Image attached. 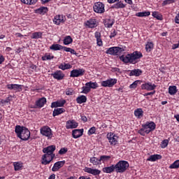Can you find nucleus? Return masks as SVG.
<instances>
[{
	"label": "nucleus",
	"mask_w": 179,
	"mask_h": 179,
	"mask_svg": "<svg viewBox=\"0 0 179 179\" xmlns=\"http://www.w3.org/2000/svg\"><path fill=\"white\" fill-rule=\"evenodd\" d=\"M10 101V97H7L6 99H3L1 101V104H6V103H9Z\"/></svg>",
	"instance_id": "obj_54"
},
{
	"label": "nucleus",
	"mask_w": 179,
	"mask_h": 179,
	"mask_svg": "<svg viewBox=\"0 0 179 179\" xmlns=\"http://www.w3.org/2000/svg\"><path fill=\"white\" fill-rule=\"evenodd\" d=\"M7 89L9 90H14V92H22V85L17 84H8Z\"/></svg>",
	"instance_id": "obj_17"
},
{
	"label": "nucleus",
	"mask_w": 179,
	"mask_h": 179,
	"mask_svg": "<svg viewBox=\"0 0 179 179\" xmlns=\"http://www.w3.org/2000/svg\"><path fill=\"white\" fill-rule=\"evenodd\" d=\"M134 115L138 120H141L143 117V110L142 108H137L134 110Z\"/></svg>",
	"instance_id": "obj_25"
},
{
	"label": "nucleus",
	"mask_w": 179,
	"mask_h": 179,
	"mask_svg": "<svg viewBox=\"0 0 179 179\" xmlns=\"http://www.w3.org/2000/svg\"><path fill=\"white\" fill-rule=\"evenodd\" d=\"M169 169H179V159L175 161L169 166Z\"/></svg>",
	"instance_id": "obj_47"
},
{
	"label": "nucleus",
	"mask_w": 179,
	"mask_h": 179,
	"mask_svg": "<svg viewBox=\"0 0 179 179\" xmlns=\"http://www.w3.org/2000/svg\"><path fill=\"white\" fill-rule=\"evenodd\" d=\"M51 76L57 80H62L65 78V74L61 70H57L51 74Z\"/></svg>",
	"instance_id": "obj_14"
},
{
	"label": "nucleus",
	"mask_w": 179,
	"mask_h": 179,
	"mask_svg": "<svg viewBox=\"0 0 179 179\" xmlns=\"http://www.w3.org/2000/svg\"><path fill=\"white\" fill-rule=\"evenodd\" d=\"M63 113H65L64 108H55L53 110L52 115H53V117H57V115H59L62 114Z\"/></svg>",
	"instance_id": "obj_33"
},
{
	"label": "nucleus",
	"mask_w": 179,
	"mask_h": 179,
	"mask_svg": "<svg viewBox=\"0 0 179 179\" xmlns=\"http://www.w3.org/2000/svg\"><path fill=\"white\" fill-rule=\"evenodd\" d=\"M152 16L155 17L157 20H163V15L157 11L152 12Z\"/></svg>",
	"instance_id": "obj_43"
},
{
	"label": "nucleus",
	"mask_w": 179,
	"mask_h": 179,
	"mask_svg": "<svg viewBox=\"0 0 179 179\" xmlns=\"http://www.w3.org/2000/svg\"><path fill=\"white\" fill-rule=\"evenodd\" d=\"M168 145H169V140H164L162 142L161 148H162V149H164V148H167Z\"/></svg>",
	"instance_id": "obj_51"
},
{
	"label": "nucleus",
	"mask_w": 179,
	"mask_h": 179,
	"mask_svg": "<svg viewBox=\"0 0 179 179\" xmlns=\"http://www.w3.org/2000/svg\"><path fill=\"white\" fill-rule=\"evenodd\" d=\"M83 135V129H74L72 131V136L74 139H78V138H80Z\"/></svg>",
	"instance_id": "obj_21"
},
{
	"label": "nucleus",
	"mask_w": 179,
	"mask_h": 179,
	"mask_svg": "<svg viewBox=\"0 0 179 179\" xmlns=\"http://www.w3.org/2000/svg\"><path fill=\"white\" fill-rule=\"evenodd\" d=\"M128 167H129V163L127 161H119L115 165V169L116 173H125Z\"/></svg>",
	"instance_id": "obj_5"
},
{
	"label": "nucleus",
	"mask_w": 179,
	"mask_h": 179,
	"mask_svg": "<svg viewBox=\"0 0 179 179\" xmlns=\"http://www.w3.org/2000/svg\"><path fill=\"white\" fill-rule=\"evenodd\" d=\"M113 24H114V20L113 19H106L104 22V26L108 29L113 27Z\"/></svg>",
	"instance_id": "obj_35"
},
{
	"label": "nucleus",
	"mask_w": 179,
	"mask_h": 179,
	"mask_svg": "<svg viewBox=\"0 0 179 179\" xmlns=\"http://www.w3.org/2000/svg\"><path fill=\"white\" fill-rule=\"evenodd\" d=\"M65 93L66 96H73V94H75V91L73 90V88H67L66 89Z\"/></svg>",
	"instance_id": "obj_46"
},
{
	"label": "nucleus",
	"mask_w": 179,
	"mask_h": 179,
	"mask_svg": "<svg viewBox=\"0 0 179 179\" xmlns=\"http://www.w3.org/2000/svg\"><path fill=\"white\" fill-rule=\"evenodd\" d=\"M56 148L55 145H49L43 149V152L45 153V155L42 156L41 163L44 164V166L50 164L52 160H54V158L55 157L54 152H55Z\"/></svg>",
	"instance_id": "obj_1"
},
{
	"label": "nucleus",
	"mask_w": 179,
	"mask_h": 179,
	"mask_svg": "<svg viewBox=\"0 0 179 179\" xmlns=\"http://www.w3.org/2000/svg\"><path fill=\"white\" fill-rule=\"evenodd\" d=\"M174 0H164L162 3V6H166V5H170V3H174Z\"/></svg>",
	"instance_id": "obj_49"
},
{
	"label": "nucleus",
	"mask_w": 179,
	"mask_h": 179,
	"mask_svg": "<svg viewBox=\"0 0 179 179\" xmlns=\"http://www.w3.org/2000/svg\"><path fill=\"white\" fill-rule=\"evenodd\" d=\"M162 159V155H150L148 159L147 162H156L157 160H160Z\"/></svg>",
	"instance_id": "obj_26"
},
{
	"label": "nucleus",
	"mask_w": 179,
	"mask_h": 179,
	"mask_svg": "<svg viewBox=\"0 0 179 179\" xmlns=\"http://www.w3.org/2000/svg\"><path fill=\"white\" fill-rule=\"evenodd\" d=\"M48 179H55V174H52L49 176Z\"/></svg>",
	"instance_id": "obj_64"
},
{
	"label": "nucleus",
	"mask_w": 179,
	"mask_h": 179,
	"mask_svg": "<svg viewBox=\"0 0 179 179\" xmlns=\"http://www.w3.org/2000/svg\"><path fill=\"white\" fill-rule=\"evenodd\" d=\"M104 8V3L100 1L96 2L93 6L94 11L96 13H104V12H106V9Z\"/></svg>",
	"instance_id": "obj_9"
},
{
	"label": "nucleus",
	"mask_w": 179,
	"mask_h": 179,
	"mask_svg": "<svg viewBox=\"0 0 179 179\" xmlns=\"http://www.w3.org/2000/svg\"><path fill=\"white\" fill-rule=\"evenodd\" d=\"M107 138L108 139L109 143L110 145H115L118 143V136L113 133H108L107 134Z\"/></svg>",
	"instance_id": "obj_12"
},
{
	"label": "nucleus",
	"mask_w": 179,
	"mask_h": 179,
	"mask_svg": "<svg viewBox=\"0 0 179 179\" xmlns=\"http://www.w3.org/2000/svg\"><path fill=\"white\" fill-rule=\"evenodd\" d=\"M51 59H54V56L48 54H45L42 57V61H50Z\"/></svg>",
	"instance_id": "obj_45"
},
{
	"label": "nucleus",
	"mask_w": 179,
	"mask_h": 179,
	"mask_svg": "<svg viewBox=\"0 0 179 179\" xmlns=\"http://www.w3.org/2000/svg\"><path fill=\"white\" fill-rule=\"evenodd\" d=\"M177 87L176 85L169 86V93L171 96H174L177 93Z\"/></svg>",
	"instance_id": "obj_39"
},
{
	"label": "nucleus",
	"mask_w": 179,
	"mask_h": 179,
	"mask_svg": "<svg viewBox=\"0 0 179 179\" xmlns=\"http://www.w3.org/2000/svg\"><path fill=\"white\" fill-rule=\"evenodd\" d=\"M64 22H65V20H64V15H58L55 16V18L53 20V23H55V24H57V26H59L61 23H64Z\"/></svg>",
	"instance_id": "obj_18"
},
{
	"label": "nucleus",
	"mask_w": 179,
	"mask_h": 179,
	"mask_svg": "<svg viewBox=\"0 0 179 179\" xmlns=\"http://www.w3.org/2000/svg\"><path fill=\"white\" fill-rule=\"evenodd\" d=\"M65 103H66V101H65V99L52 102L51 104V108H57V107H64V106L65 105Z\"/></svg>",
	"instance_id": "obj_22"
},
{
	"label": "nucleus",
	"mask_w": 179,
	"mask_h": 179,
	"mask_svg": "<svg viewBox=\"0 0 179 179\" xmlns=\"http://www.w3.org/2000/svg\"><path fill=\"white\" fill-rule=\"evenodd\" d=\"M153 48H155V44L153 43V42L148 41L146 43V44H145L146 52H150V51H152V50H153Z\"/></svg>",
	"instance_id": "obj_28"
},
{
	"label": "nucleus",
	"mask_w": 179,
	"mask_h": 179,
	"mask_svg": "<svg viewBox=\"0 0 179 179\" xmlns=\"http://www.w3.org/2000/svg\"><path fill=\"white\" fill-rule=\"evenodd\" d=\"M117 34V31L113 29L110 32V38H113Z\"/></svg>",
	"instance_id": "obj_55"
},
{
	"label": "nucleus",
	"mask_w": 179,
	"mask_h": 179,
	"mask_svg": "<svg viewBox=\"0 0 179 179\" xmlns=\"http://www.w3.org/2000/svg\"><path fill=\"white\" fill-rule=\"evenodd\" d=\"M47 12H48V8L44 6H41L36 10V13H38V15H44L45 13H47Z\"/></svg>",
	"instance_id": "obj_30"
},
{
	"label": "nucleus",
	"mask_w": 179,
	"mask_h": 179,
	"mask_svg": "<svg viewBox=\"0 0 179 179\" xmlns=\"http://www.w3.org/2000/svg\"><path fill=\"white\" fill-rule=\"evenodd\" d=\"M94 37H95V38H101V33H100L99 31H96L94 33Z\"/></svg>",
	"instance_id": "obj_56"
},
{
	"label": "nucleus",
	"mask_w": 179,
	"mask_h": 179,
	"mask_svg": "<svg viewBox=\"0 0 179 179\" xmlns=\"http://www.w3.org/2000/svg\"><path fill=\"white\" fill-rule=\"evenodd\" d=\"M136 16L138 17H146L148 16H150V11L139 12L136 14Z\"/></svg>",
	"instance_id": "obj_37"
},
{
	"label": "nucleus",
	"mask_w": 179,
	"mask_h": 179,
	"mask_svg": "<svg viewBox=\"0 0 179 179\" xmlns=\"http://www.w3.org/2000/svg\"><path fill=\"white\" fill-rule=\"evenodd\" d=\"M97 87H99V84L96 82H92L90 81L88 83H85V86H83L82 87V92L81 93H83L84 94H87V93H90V90H92V89H97Z\"/></svg>",
	"instance_id": "obj_6"
},
{
	"label": "nucleus",
	"mask_w": 179,
	"mask_h": 179,
	"mask_svg": "<svg viewBox=\"0 0 179 179\" xmlns=\"http://www.w3.org/2000/svg\"><path fill=\"white\" fill-rule=\"evenodd\" d=\"M94 134H96V127H91L89 131H88V135H93Z\"/></svg>",
	"instance_id": "obj_50"
},
{
	"label": "nucleus",
	"mask_w": 179,
	"mask_h": 179,
	"mask_svg": "<svg viewBox=\"0 0 179 179\" xmlns=\"http://www.w3.org/2000/svg\"><path fill=\"white\" fill-rule=\"evenodd\" d=\"M96 44L99 47H101L103 45V41H101V38H96Z\"/></svg>",
	"instance_id": "obj_53"
},
{
	"label": "nucleus",
	"mask_w": 179,
	"mask_h": 179,
	"mask_svg": "<svg viewBox=\"0 0 179 179\" xmlns=\"http://www.w3.org/2000/svg\"><path fill=\"white\" fill-rule=\"evenodd\" d=\"M78 179H92V178L87 176H80Z\"/></svg>",
	"instance_id": "obj_62"
},
{
	"label": "nucleus",
	"mask_w": 179,
	"mask_h": 179,
	"mask_svg": "<svg viewBox=\"0 0 179 179\" xmlns=\"http://www.w3.org/2000/svg\"><path fill=\"white\" fill-rule=\"evenodd\" d=\"M64 164H65V161H59L57 162H55L54 164L53 167L52 168V171H58V170H59V169H61L62 167H64Z\"/></svg>",
	"instance_id": "obj_20"
},
{
	"label": "nucleus",
	"mask_w": 179,
	"mask_h": 179,
	"mask_svg": "<svg viewBox=\"0 0 179 179\" xmlns=\"http://www.w3.org/2000/svg\"><path fill=\"white\" fill-rule=\"evenodd\" d=\"M15 36H16V37H20V38H22V37H23V35L20 33H15Z\"/></svg>",
	"instance_id": "obj_61"
},
{
	"label": "nucleus",
	"mask_w": 179,
	"mask_h": 179,
	"mask_svg": "<svg viewBox=\"0 0 179 179\" xmlns=\"http://www.w3.org/2000/svg\"><path fill=\"white\" fill-rule=\"evenodd\" d=\"M78 122L75 120H69L66 122V129H73L78 128Z\"/></svg>",
	"instance_id": "obj_19"
},
{
	"label": "nucleus",
	"mask_w": 179,
	"mask_h": 179,
	"mask_svg": "<svg viewBox=\"0 0 179 179\" xmlns=\"http://www.w3.org/2000/svg\"><path fill=\"white\" fill-rule=\"evenodd\" d=\"M155 93H156V91H152L151 92H148L143 94V96H152L153 94H155Z\"/></svg>",
	"instance_id": "obj_58"
},
{
	"label": "nucleus",
	"mask_w": 179,
	"mask_h": 179,
	"mask_svg": "<svg viewBox=\"0 0 179 179\" xmlns=\"http://www.w3.org/2000/svg\"><path fill=\"white\" fill-rule=\"evenodd\" d=\"M90 162L92 163V164H93V166H99L101 164L100 158H97L96 157H91Z\"/></svg>",
	"instance_id": "obj_27"
},
{
	"label": "nucleus",
	"mask_w": 179,
	"mask_h": 179,
	"mask_svg": "<svg viewBox=\"0 0 179 179\" xmlns=\"http://www.w3.org/2000/svg\"><path fill=\"white\" fill-rule=\"evenodd\" d=\"M102 171L106 173L107 174H111L113 171H115V165L112 164L110 166H106L103 168Z\"/></svg>",
	"instance_id": "obj_23"
},
{
	"label": "nucleus",
	"mask_w": 179,
	"mask_h": 179,
	"mask_svg": "<svg viewBox=\"0 0 179 179\" xmlns=\"http://www.w3.org/2000/svg\"><path fill=\"white\" fill-rule=\"evenodd\" d=\"M85 26L89 29H94L96 26H99L97 20L95 18H91L85 22Z\"/></svg>",
	"instance_id": "obj_13"
},
{
	"label": "nucleus",
	"mask_w": 179,
	"mask_h": 179,
	"mask_svg": "<svg viewBox=\"0 0 179 179\" xmlns=\"http://www.w3.org/2000/svg\"><path fill=\"white\" fill-rule=\"evenodd\" d=\"M84 69H73L70 72V78H79V76H83L85 75Z\"/></svg>",
	"instance_id": "obj_11"
},
{
	"label": "nucleus",
	"mask_w": 179,
	"mask_h": 179,
	"mask_svg": "<svg viewBox=\"0 0 179 179\" xmlns=\"http://www.w3.org/2000/svg\"><path fill=\"white\" fill-rule=\"evenodd\" d=\"M87 101V97L85 95H80L76 98V102L78 104H82L83 103H86Z\"/></svg>",
	"instance_id": "obj_29"
},
{
	"label": "nucleus",
	"mask_w": 179,
	"mask_h": 179,
	"mask_svg": "<svg viewBox=\"0 0 179 179\" xmlns=\"http://www.w3.org/2000/svg\"><path fill=\"white\" fill-rule=\"evenodd\" d=\"M175 23L179 24V13L175 17Z\"/></svg>",
	"instance_id": "obj_59"
},
{
	"label": "nucleus",
	"mask_w": 179,
	"mask_h": 179,
	"mask_svg": "<svg viewBox=\"0 0 179 179\" xmlns=\"http://www.w3.org/2000/svg\"><path fill=\"white\" fill-rule=\"evenodd\" d=\"M22 3L25 5H36L38 0H20Z\"/></svg>",
	"instance_id": "obj_42"
},
{
	"label": "nucleus",
	"mask_w": 179,
	"mask_h": 179,
	"mask_svg": "<svg viewBox=\"0 0 179 179\" xmlns=\"http://www.w3.org/2000/svg\"><path fill=\"white\" fill-rule=\"evenodd\" d=\"M84 171L85 173H88V174H92V176H99V174H100V173H101V171L99 170V169H93L92 168L90 167H85L84 169Z\"/></svg>",
	"instance_id": "obj_16"
},
{
	"label": "nucleus",
	"mask_w": 179,
	"mask_h": 179,
	"mask_svg": "<svg viewBox=\"0 0 179 179\" xmlns=\"http://www.w3.org/2000/svg\"><path fill=\"white\" fill-rule=\"evenodd\" d=\"M142 71L139 69L131 70L129 73V76H141Z\"/></svg>",
	"instance_id": "obj_32"
},
{
	"label": "nucleus",
	"mask_w": 179,
	"mask_h": 179,
	"mask_svg": "<svg viewBox=\"0 0 179 179\" xmlns=\"http://www.w3.org/2000/svg\"><path fill=\"white\" fill-rule=\"evenodd\" d=\"M117 78H110L106 80H103L101 83V86L103 87H113L115 84H117Z\"/></svg>",
	"instance_id": "obj_10"
},
{
	"label": "nucleus",
	"mask_w": 179,
	"mask_h": 179,
	"mask_svg": "<svg viewBox=\"0 0 179 179\" xmlns=\"http://www.w3.org/2000/svg\"><path fill=\"white\" fill-rule=\"evenodd\" d=\"M45 103H47V99L45 97H43L36 101V107L41 108V107H44V104H45Z\"/></svg>",
	"instance_id": "obj_24"
},
{
	"label": "nucleus",
	"mask_w": 179,
	"mask_h": 179,
	"mask_svg": "<svg viewBox=\"0 0 179 179\" xmlns=\"http://www.w3.org/2000/svg\"><path fill=\"white\" fill-rule=\"evenodd\" d=\"M122 51H124L122 48L112 47L106 49V54H109V55H120Z\"/></svg>",
	"instance_id": "obj_8"
},
{
	"label": "nucleus",
	"mask_w": 179,
	"mask_h": 179,
	"mask_svg": "<svg viewBox=\"0 0 179 179\" xmlns=\"http://www.w3.org/2000/svg\"><path fill=\"white\" fill-rule=\"evenodd\" d=\"M66 152H68V148H63L59 150V155H65V153H66Z\"/></svg>",
	"instance_id": "obj_52"
},
{
	"label": "nucleus",
	"mask_w": 179,
	"mask_h": 179,
	"mask_svg": "<svg viewBox=\"0 0 179 179\" xmlns=\"http://www.w3.org/2000/svg\"><path fill=\"white\" fill-rule=\"evenodd\" d=\"M142 90H148L150 92L156 89V85L152 84V83H145L141 85Z\"/></svg>",
	"instance_id": "obj_15"
},
{
	"label": "nucleus",
	"mask_w": 179,
	"mask_h": 179,
	"mask_svg": "<svg viewBox=\"0 0 179 179\" xmlns=\"http://www.w3.org/2000/svg\"><path fill=\"white\" fill-rule=\"evenodd\" d=\"M125 8V4L122 1H118L112 6V9H123Z\"/></svg>",
	"instance_id": "obj_31"
},
{
	"label": "nucleus",
	"mask_w": 179,
	"mask_h": 179,
	"mask_svg": "<svg viewBox=\"0 0 179 179\" xmlns=\"http://www.w3.org/2000/svg\"><path fill=\"white\" fill-rule=\"evenodd\" d=\"M50 50L53 51H61L62 50V45L58 43L53 44L50 47Z\"/></svg>",
	"instance_id": "obj_40"
},
{
	"label": "nucleus",
	"mask_w": 179,
	"mask_h": 179,
	"mask_svg": "<svg viewBox=\"0 0 179 179\" xmlns=\"http://www.w3.org/2000/svg\"><path fill=\"white\" fill-rule=\"evenodd\" d=\"M143 55L142 52L139 51H135L133 53L127 54L126 55H122L120 57V61L124 62V64H136L138 59H141Z\"/></svg>",
	"instance_id": "obj_2"
},
{
	"label": "nucleus",
	"mask_w": 179,
	"mask_h": 179,
	"mask_svg": "<svg viewBox=\"0 0 179 179\" xmlns=\"http://www.w3.org/2000/svg\"><path fill=\"white\" fill-rule=\"evenodd\" d=\"M41 37H43V33L34 32L32 34L31 38L38 39V38H41Z\"/></svg>",
	"instance_id": "obj_44"
},
{
	"label": "nucleus",
	"mask_w": 179,
	"mask_h": 179,
	"mask_svg": "<svg viewBox=\"0 0 179 179\" xmlns=\"http://www.w3.org/2000/svg\"><path fill=\"white\" fill-rule=\"evenodd\" d=\"M156 129V124L154 122H146L142 124V128L138 131L141 136H145Z\"/></svg>",
	"instance_id": "obj_4"
},
{
	"label": "nucleus",
	"mask_w": 179,
	"mask_h": 179,
	"mask_svg": "<svg viewBox=\"0 0 179 179\" xmlns=\"http://www.w3.org/2000/svg\"><path fill=\"white\" fill-rule=\"evenodd\" d=\"M174 118H176V120L178 121V122H179V114L175 115Z\"/></svg>",
	"instance_id": "obj_63"
},
{
	"label": "nucleus",
	"mask_w": 179,
	"mask_h": 179,
	"mask_svg": "<svg viewBox=\"0 0 179 179\" xmlns=\"http://www.w3.org/2000/svg\"><path fill=\"white\" fill-rule=\"evenodd\" d=\"M64 51H66V52H70L71 48H67L66 46H62V49Z\"/></svg>",
	"instance_id": "obj_57"
},
{
	"label": "nucleus",
	"mask_w": 179,
	"mask_h": 179,
	"mask_svg": "<svg viewBox=\"0 0 179 179\" xmlns=\"http://www.w3.org/2000/svg\"><path fill=\"white\" fill-rule=\"evenodd\" d=\"M99 159L101 160V163H108V162L111 160V155H101Z\"/></svg>",
	"instance_id": "obj_36"
},
{
	"label": "nucleus",
	"mask_w": 179,
	"mask_h": 179,
	"mask_svg": "<svg viewBox=\"0 0 179 179\" xmlns=\"http://www.w3.org/2000/svg\"><path fill=\"white\" fill-rule=\"evenodd\" d=\"M73 41V39H72V37H71V36H66L64 38L63 43L64 45H69V44H72Z\"/></svg>",
	"instance_id": "obj_38"
},
{
	"label": "nucleus",
	"mask_w": 179,
	"mask_h": 179,
	"mask_svg": "<svg viewBox=\"0 0 179 179\" xmlns=\"http://www.w3.org/2000/svg\"><path fill=\"white\" fill-rule=\"evenodd\" d=\"M5 61V57H3V55H1L0 56V65L1 64H2V62H3Z\"/></svg>",
	"instance_id": "obj_60"
},
{
	"label": "nucleus",
	"mask_w": 179,
	"mask_h": 179,
	"mask_svg": "<svg viewBox=\"0 0 179 179\" xmlns=\"http://www.w3.org/2000/svg\"><path fill=\"white\" fill-rule=\"evenodd\" d=\"M140 80H136L132 84L129 85L130 89H136L138 87V84L140 83Z\"/></svg>",
	"instance_id": "obj_48"
},
{
	"label": "nucleus",
	"mask_w": 179,
	"mask_h": 179,
	"mask_svg": "<svg viewBox=\"0 0 179 179\" xmlns=\"http://www.w3.org/2000/svg\"><path fill=\"white\" fill-rule=\"evenodd\" d=\"M72 68V65L70 64L64 63V64H60L59 66V69H62V71H66V69H71Z\"/></svg>",
	"instance_id": "obj_41"
},
{
	"label": "nucleus",
	"mask_w": 179,
	"mask_h": 179,
	"mask_svg": "<svg viewBox=\"0 0 179 179\" xmlns=\"http://www.w3.org/2000/svg\"><path fill=\"white\" fill-rule=\"evenodd\" d=\"M15 132L21 141H29L30 139V131L26 127L17 125L15 128Z\"/></svg>",
	"instance_id": "obj_3"
},
{
	"label": "nucleus",
	"mask_w": 179,
	"mask_h": 179,
	"mask_svg": "<svg viewBox=\"0 0 179 179\" xmlns=\"http://www.w3.org/2000/svg\"><path fill=\"white\" fill-rule=\"evenodd\" d=\"M40 132L43 136H45L48 139L52 138V130L48 126H43L40 129Z\"/></svg>",
	"instance_id": "obj_7"
},
{
	"label": "nucleus",
	"mask_w": 179,
	"mask_h": 179,
	"mask_svg": "<svg viewBox=\"0 0 179 179\" xmlns=\"http://www.w3.org/2000/svg\"><path fill=\"white\" fill-rule=\"evenodd\" d=\"M13 166L15 171H19V170H22V169H23V163L20 162H14Z\"/></svg>",
	"instance_id": "obj_34"
}]
</instances>
